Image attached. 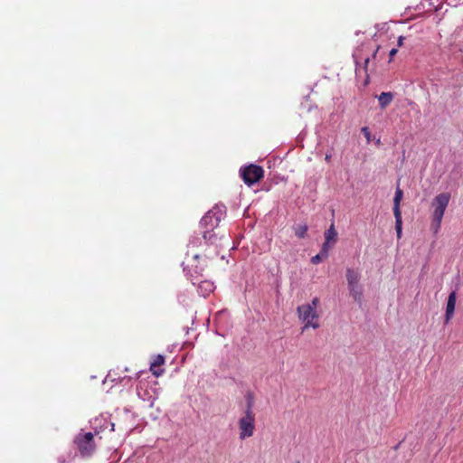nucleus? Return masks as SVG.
<instances>
[{"label": "nucleus", "mask_w": 463, "mask_h": 463, "mask_svg": "<svg viewBox=\"0 0 463 463\" xmlns=\"http://www.w3.org/2000/svg\"><path fill=\"white\" fill-rule=\"evenodd\" d=\"M307 305L312 307V309L317 310L319 305V298L316 297L312 299L311 303H307Z\"/></svg>", "instance_id": "20"}, {"label": "nucleus", "mask_w": 463, "mask_h": 463, "mask_svg": "<svg viewBox=\"0 0 463 463\" xmlns=\"http://www.w3.org/2000/svg\"><path fill=\"white\" fill-rule=\"evenodd\" d=\"M293 230L298 238L303 239L307 236L308 227L307 224H298L294 226Z\"/></svg>", "instance_id": "15"}, {"label": "nucleus", "mask_w": 463, "mask_h": 463, "mask_svg": "<svg viewBox=\"0 0 463 463\" xmlns=\"http://www.w3.org/2000/svg\"><path fill=\"white\" fill-rule=\"evenodd\" d=\"M361 132L364 134V136L365 137L367 142L369 143L371 141V131L369 129L368 127H363L361 128Z\"/></svg>", "instance_id": "19"}, {"label": "nucleus", "mask_w": 463, "mask_h": 463, "mask_svg": "<svg viewBox=\"0 0 463 463\" xmlns=\"http://www.w3.org/2000/svg\"><path fill=\"white\" fill-rule=\"evenodd\" d=\"M199 288L201 290L204 289L203 296L205 297V296L209 295L210 292L213 291V284L209 281H203L200 284Z\"/></svg>", "instance_id": "16"}, {"label": "nucleus", "mask_w": 463, "mask_h": 463, "mask_svg": "<svg viewBox=\"0 0 463 463\" xmlns=\"http://www.w3.org/2000/svg\"><path fill=\"white\" fill-rule=\"evenodd\" d=\"M241 176L246 184L252 185L261 180L264 176V170L257 165H250L240 170Z\"/></svg>", "instance_id": "7"}, {"label": "nucleus", "mask_w": 463, "mask_h": 463, "mask_svg": "<svg viewBox=\"0 0 463 463\" xmlns=\"http://www.w3.org/2000/svg\"><path fill=\"white\" fill-rule=\"evenodd\" d=\"M405 40L404 36H400L398 38V47H402L403 45V41Z\"/></svg>", "instance_id": "22"}, {"label": "nucleus", "mask_w": 463, "mask_h": 463, "mask_svg": "<svg viewBox=\"0 0 463 463\" xmlns=\"http://www.w3.org/2000/svg\"><path fill=\"white\" fill-rule=\"evenodd\" d=\"M393 99V94L392 92H382L379 97V105L381 109H384Z\"/></svg>", "instance_id": "12"}, {"label": "nucleus", "mask_w": 463, "mask_h": 463, "mask_svg": "<svg viewBox=\"0 0 463 463\" xmlns=\"http://www.w3.org/2000/svg\"><path fill=\"white\" fill-rule=\"evenodd\" d=\"M378 52V50H375V52H373V55H376Z\"/></svg>", "instance_id": "28"}, {"label": "nucleus", "mask_w": 463, "mask_h": 463, "mask_svg": "<svg viewBox=\"0 0 463 463\" xmlns=\"http://www.w3.org/2000/svg\"><path fill=\"white\" fill-rule=\"evenodd\" d=\"M98 434V431H96L95 434L83 431L77 434L74 439V443L81 457L90 458L94 454L97 448L94 436Z\"/></svg>", "instance_id": "3"}, {"label": "nucleus", "mask_w": 463, "mask_h": 463, "mask_svg": "<svg viewBox=\"0 0 463 463\" xmlns=\"http://www.w3.org/2000/svg\"><path fill=\"white\" fill-rule=\"evenodd\" d=\"M239 437L241 440L253 436L255 431V415L252 411V402L249 401L244 415L239 420Z\"/></svg>", "instance_id": "4"}, {"label": "nucleus", "mask_w": 463, "mask_h": 463, "mask_svg": "<svg viewBox=\"0 0 463 463\" xmlns=\"http://www.w3.org/2000/svg\"><path fill=\"white\" fill-rule=\"evenodd\" d=\"M331 248V245H330V242H327L326 241L323 243L322 245V249H321V253L324 257H326L327 258V255H328V251Z\"/></svg>", "instance_id": "17"}, {"label": "nucleus", "mask_w": 463, "mask_h": 463, "mask_svg": "<svg viewBox=\"0 0 463 463\" xmlns=\"http://www.w3.org/2000/svg\"><path fill=\"white\" fill-rule=\"evenodd\" d=\"M336 237L337 232L335 229L334 223H332L325 232V239L327 242H332L334 244L336 241Z\"/></svg>", "instance_id": "14"}, {"label": "nucleus", "mask_w": 463, "mask_h": 463, "mask_svg": "<svg viewBox=\"0 0 463 463\" xmlns=\"http://www.w3.org/2000/svg\"><path fill=\"white\" fill-rule=\"evenodd\" d=\"M350 295L353 297L354 301L361 302L363 291L360 284L354 285V287H348Z\"/></svg>", "instance_id": "13"}, {"label": "nucleus", "mask_w": 463, "mask_h": 463, "mask_svg": "<svg viewBox=\"0 0 463 463\" xmlns=\"http://www.w3.org/2000/svg\"><path fill=\"white\" fill-rule=\"evenodd\" d=\"M345 276L348 287H354V285L359 284L360 275L355 270L347 269Z\"/></svg>", "instance_id": "11"}, {"label": "nucleus", "mask_w": 463, "mask_h": 463, "mask_svg": "<svg viewBox=\"0 0 463 463\" xmlns=\"http://www.w3.org/2000/svg\"><path fill=\"white\" fill-rule=\"evenodd\" d=\"M378 52V50H375V52H373V55H376Z\"/></svg>", "instance_id": "26"}, {"label": "nucleus", "mask_w": 463, "mask_h": 463, "mask_svg": "<svg viewBox=\"0 0 463 463\" xmlns=\"http://www.w3.org/2000/svg\"><path fill=\"white\" fill-rule=\"evenodd\" d=\"M451 195L449 193H441L437 194L431 203V222L430 230L436 234L440 229L442 219L444 217L445 211L449 203Z\"/></svg>", "instance_id": "2"}, {"label": "nucleus", "mask_w": 463, "mask_h": 463, "mask_svg": "<svg viewBox=\"0 0 463 463\" xmlns=\"http://www.w3.org/2000/svg\"><path fill=\"white\" fill-rule=\"evenodd\" d=\"M378 52V50H375V52H373V55H376Z\"/></svg>", "instance_id": "27"}, {"label": "nucleus", "mask_w": 463, "mask_h": 463, "mask_svg": "<svg viewBox=\"0 0 463 463\" xmlns=\"http://www.w3.org/2000/svg\"><path fill=\"white\" fill-rule=\"evenodd\" d=\"M165 364V357L162 354H157L154 357L150 364V372L153 375L158 377L163 374L164 370L159 367Z\"/></svg>", "instance_id": "10"}, {"label": "nucleus", "mask_w": 463, "mask_h": 463, "mask_svg": "<svg viewBox=\"0 0 463 463\" xmlns=\"http://www.w3.org/2000/svg\"><path fill=\"white\" fill-rule=\"evenodd\" d=\"M297 313L299 320L304 323L303 331L308 327H312L317 329L320 326L318 322L319 315L317 310L312 309L307 305L298 306L297 308Z\"/></svg>", "instance_id": "6"}, {"label": "nucleus", "mask_w": 463, "mask_h": 463, "mask_svg": "<svg viewBox=\"0 0 463 463\" xmlns=\"http://www.w3.org/2000/svg\"><path fill=\"white\" fill-rule=\"evenodd\" d=\"M223 218V212L222 209L213 208L208 211L204 216L202 218L200 224L203 229V236L206 241H210L213 243L217 237L220 235L221 232H216L215 230L219 229V224Z\"/></svg>", "instance_id": "1"}, {"label": "nucleus", "mask_w": 463, "mask_h": 463, "mask_svg": "<svg viewBox=\"0 0 463 463\" xmlns=\"http://www.w3.org/2000/svg\"><path fill=\"white\" fill-rule=\"evenodd\" d=\"M331 156H331V154H326V156H325V160H326V162H330V160H331Z\"/></svg>", "instance_id": "23"}, {"label": "nucleus", "mask_w": 463, "mask_h": 463, "mask_svg": "<svg viewBox=\"0 0 463 463\" xmlns=\"http://www.w3.org/2000/svg\"><path fill=\"white\" fill-rule=\"evenodd\" d=\"M213 265V260L206 255H194L188 260L187 267L189 268L188 273L193 276H203L210 267Z\"/></svg>", "instance_id": "5"}, {"label": "nucleus", "mask_w": 463, "mask_h": 463, "mask_svg": "<svg viewBox=\"0 0 463 463\" xmlns=\"http://www.w3.org/2000/svg\"><path fill=\"white\" fill-rule=\"evenodd\" d=\"M114 426H115L114 423H110V427H111L110 431L114 430Z\"/></svg>", "instance_id": "25"}, {"label": "nucleus", "mask_w": 463, "mask_h": 463, "mask_svg": "<svg viewBox=\"0 0 463 463\" xmlns=\"http://www.w3.org/2000/svg\"><path fill=\"white\" fill-rule=\"evenodd\" d=\"M403 196V192L399 187L395 191V195L393 198V214L395 217V230L397 232L398 239L402 237V212L400 209L401 201Z\"/></svg>", "instance_id": "8"}, {"label": "nucleus", "mask_w": 463, "mask_h": 463, "mask_svg": "<svg viewBox=\"0 0 463 463\" xmlns=\"http://www.w3.org/2000/svg\"><path fill=\"white\" fill-rule=\"evenodd\" d=\"M326 257H324L322 255L321 252H319L318 254H317L316 256L312 257L311 258V262L313 264H318L319 262H321L324 259H326Z\"/></svg>", "instance_id": "18"}, {"label": "nucleus", "mask_w": 463, "mask_h": 463, "mask_svg": "<svg viewBox=\"0 0 463 463\" xmlns=\"http://www.w3.org/2000/svg\"><path fill=\"white\" fill-rule=\"evenodd\" d=\"M368 63H369V58H366L365 61H364L365 67L368 65Z\"/></svg>", "instance_id": "24"}, {"label": "nucleus", "mask_w": 463, "mask_h": 463, "mask_svg": "<svg viewBox=\"0 0 463 463\" xmlns=\"http://www.w3.org/2000/svg\"><path fill=\"white\" fill-rule=\"evenodd\" d=\"M457 301V294L455 291H452L448 298L447 306H446V313H445V323L448 324L454 316L455 306Z\"/></svg>", "instance_id": "9"}, {"label": "nucleus", "mask_w": 463, "mask_h": 463, "mask_svg": "<svg viewBox=\"0 0 463 463\" xmlns=\"http://www.w3.org/2000/svg\"><path fill=\"white\" fill-rule=\"evenodd\" d=\"M398 52V49L397 48H393L389 52V56H390V61L392 60V58L395 56V54L397 53Z\"/></svg>", "instance_id": "21"}]
</instances>
